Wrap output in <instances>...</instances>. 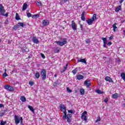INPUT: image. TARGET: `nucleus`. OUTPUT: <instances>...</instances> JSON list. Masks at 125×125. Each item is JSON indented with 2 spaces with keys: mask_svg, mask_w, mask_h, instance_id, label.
Returning <instances> with one entry per match:
<instances>
[{
  "mask_svg": "<svg viewBox=\"0 0 125 125\" xmlns=\"http://www.w3.org/2000/svg\"><path fill=\"white\" fill-rule=\"evenodd\" d=\"M61 111L64 114V116L62 117L63 120H66L67 119V122L68 123L70 124L71 118H72V114H68L67 115V111H66V106L63 104H62L60 106Z\"/></svg>",
  "mask_w": 125,
  "mask_h": 125,
  "instance_id": "obj_1",
  "label": "nucleus"
},
{
  "mask_svg": "<svg viewBox=\"0 0 125 125\" xmlns=\"http://www.w3.org/2000/svg\"><path fill=\"white\" fill-rule=\"evenodd\" d=\"M0 13L2 16H5L6 17L8 16V12L5 13V10H4V7H3L2 4H0Z\"/></svg>",
  "mask_w": 125,
  "mask_h": 125,
  "instance_id": "obj_2",
  "label": "nucleus"
},
{
  "mask_svg": "<svg viewBox=\"0 0 125 125\" xmlns=\"http://www.w3.org/2000/svg\"><path fill=\"white\" fill-rule=\"evenodd\" d=\"M41 78L43 81L46 80V69H42L40 72Z\"/></svg>",
  "mask_w": 125,
  "mask_h": 125,
  "instance_id": "obj_3",
  "label": "nucleus"
},
{
  "mask_svg": "<svg viewBox=\"0 0 125 125\" xmlns=\"http://www.w3.org/2000/svg\"><path fill=\"white\" fill-rule=\"evenodd\" d=\"M55 42L60 46H63V45L67 44V39L63 38L62 42L56 41Z\"/></svg>",
  "mask_w": 125,
  "mask_h": 125,
  "instance_id": "obj_4",
  "label": "nucleus"
},
{
  "mask_svg": "<svg viewBox=\"0 0 125 125\" xmlns=\"http://www.w3.org/2000/svg\"><path fill=\"white\" fill-rule=\"evenodd\" d=\"M81 119L83 121H84L85 123H86L87 121V112L85 111L82 113L81 115Z\"/></svg>",
  "mask_w": 125,
  "mask_h": 125,
  "instance_id": "obj_5",
  "label": "nucleus"
},
{
  "mask_svg": "<svg viewBox=\"0 0 125 125\" xmlns=\"http://www.w3.org/2000/svg\"><path fill=\"white\" fill-rule=\"evenodd\" d=\"M94 18L96 19V14H94L93 17L92 19H89L86 21V22L87 23L88 25H92V23L94 21Z\"/></svg>",
  "mask_w": 125,
  "mask_h": 125,
  "instance_id": "obj_6",
  "label": "nucleus"
},
{
  "mask_svg": "<svg viewBox=\"0 0 125 125\" xmlns=\"http://www.w3.org/2000/svg\"><path fill=\"white\" fill-rule=\"evenodd\" d=\"M4 87L5 89H7L9 91H14V90H15L14 87H13V86H10L9 84L5 85Z\"/></svg>",
  "mask_w": 125,
  "mask_h": 125,
  "instance_id": "obj_7",
  "label": "nucleus"
},
{
  "mask_svg": "<svg viewBox=\"0 0 125 125\" xmlns=\"http://www.w3.org/2000/svg\"><path fill=\"white\" fill-rule=\"evenodd\" d=\"M71 26L73 31H77V24L75 22V21L73 20L71 21Z\"/></svg>",
  "mask_w": 125,
  "mask_h": 125,
  "instance_id": "obj_8",
  "label": "nucleus"
},
{
  "mask_svg": "<svg viewBox=\"0 0 125 125\" xmlns=\"http://www.w3.org/2000/svg\"><path fill=\"white\" fill-rule=\"evenodd\" d=\"M14 120H15V123L16 125H18L20 123L21 118H19V116L15 115L14 116Z\"/></svg>",
  "mask_w": 125,
  "mask_h": 125,
  "instance_id": "obj_9",
  "label": "nucleus"
},
{
  "mask_svg": "<svg viewBox=\"0 0 125 125\" xmlns=\"http://www.w3.org/2000/svg\"><path fill=\"white\" fill-rule=\"evenodd\" d=\"M102 40L104 42V47L107 48V38L103 37L102 38Z\"/></svg>",
  "mask_w": 125,
  "mask_h": 125,
  "instance_id": "obj_10",
  "label": "nucleus"
},
{
  "mask_svg": "<svg viewBox=\"0 0 125 125\" xmlns=\"http://www.w3.org/2000/svg\"><path fill=\"white\" fill-rule=\"evenodd\" d=\"M104 80L105 81H106V82H108L109 83H114V81H113V79H112V78H111V77L109 76L105 77Z\"/></svg>",
  "mask_w": 125,
  "mask_h": 125,
  "instance_id": "obj_11",
  "label": "nucleus"
},
{
  "mask_svg": "<svg viewBox=\"0 0 125 125\" xmlns=\"http://www.w3.org/2000/svg\"><path fill=\"white\" fill-rule=\"evenodd\" d=\"M42 25H43V26H46L47 25H49V21H48V20L46 21L45 20H43Z\"/></svg>",
  "mask_w": 125,
  "mask_h": 125,
  "instance_id": "obj_12",
  "label": "nucleus"
},
{
  "mask_svg": "<svg viewBox=\"0 0 125 125\" xmlns=\"http://www.w3.org/2000/svg\"><path fill=\"white\" fill-rule=\"evenodd\" d=\"M84 15H85V12L83 11L81 15V19L83 21H85V17H84Z\"/></svg>",
  "mask_w": 125,
  "mask_h": 125,
  "instance_id": "obj_13",
  "label": "nucleus"
},
{
  "mask_svg": "<svg viewBox=\"0 0 125 125\" xmlns=\"http://www.w3.org/2000/svg\"><path fill=\"white\" fill-rule=\"evenodd\" d=\"M77 80L80 81L81 80H83V76L81 74H79L76 76Z\"/></svg>",
  "mask_w": 125,
  "mask_h": 125,
  "instance_id": "obj_14",
  "label": "nucleus"
},
{
  "mask_svg": "<svg viewBox=\"0 0 125 125\" xmlns=\"http://www.w3.org/2000/svg\"><path fill=\"white\" fill-rule=\"evenodd\" d=\"M84 84H85V85H86L87 87H88L89 86H90V85H91V84H90V81H89V80H85L84 81Z\"/></svg>",
  "mask_w": 125,
  "mask_h": 125,
  "instance_id": "obj_15",
  "label": "nucleus"
},
{
  "mask_svg": "<svg viewBox=\"0 0 125 125\" xmlns=\"http://www.w3.org/2000/svg\"><path fill=\"white\" fill-rule=\"evenodd\" d=\"M27 7H28V4L27 3L25 2L23 3V5L22 6V11H24L27 9Z\"/></svg>",
  "mask_w": 125,
  "mask_h": 125,
  "instance_id": "obj_16",
  "label": "nucleus"
},
{
  "mask_svg": "<svg viewBox=\"0 0 125 125\" xmlns=\"http://www.w3.org/2000/svg\"><path fill=\"white\" fill-rule=\"evenodd\" d=\"M20 28V26L19 24L15 25L12 28L13 31H16L17 29H19Z\"/></svg>",
  "mask_w": 125,
  "mask_h": 125,
  "instance_id": "obj_17",
  "label": "nucleus"
},
{
  "mask_svg": "<svg viewBox=\"0 0 125 125\" xmlns=\"http://www.w3.org/2000/svg\"><path fill=\"white\" fill-rule=\"evenodd\" d=\"M69 65V63H66V65L63 67V69L61 71V73H64L67 70V68H68V66Z\"/></svg>",
  "mask_w": 125,
  "mask_h": 125,
  "instance_id": "obj_18",
  "label": "nucleus"
},
{
  "mask_svg": "<svg viewBox=\"0 0 125 125\" xmlns=\"http://www.w3.org/2000/svg\"><path fill=\"white\" fill-rule=\"evenodd\" d=\"M78 62H81L82 63H86V61L85 60V59H78Z\"/></svg>",
  "mask_w": 125,
  "mask_h": 125,
  "instance_id": "obj_19",
  "label": "nucleus"
},
{
  "mask_svg": "<svg viewBox=\"0 0 125 125\" xmlns=\"http://www.w3.org/2000/svg\"><path fill=\"white\" fill-rule=\"evenodd\" d=\"M119 97V94L116 93L115 94H113L112 96V98H114V99H116Z\"/></svg>",
  "mask_w": 125,
  "mask_h": 125,
  "instance_id": "obj_20",
  "label": "nucleus"
},
{
  "mask_svg": "<svg viewBox=\"0 0 125 125\" xmlns=\"http://www.w3.org/2000/svg\"><path fill=\"white\" fill-rule=\"evenodd\" d=\"M28 108L29 109L30 111H31V112H32L33 113H35V109H34V108H33V106L28 105Z\"/></svg>",
  "mask_w": 125,
  "mask_h": 125,
  "instance_id": "obj_21",
  "label": "nucleus"
},
{
  "mask_svg": "<svg viewBox=\"0 0 125 125\" xmlns=\"http://www.w3.org/2000/svg\"><path fill=\"white\" fill-rule=\"evenodd\" d=\"M33 42L34 43H36L37 44L39 43V40H38V39L36 38L35 37H33Z\"/></svg>",
  "mask_w": 125,
  "mask_h": 125,
  "instance_id": "obj_22",
  "label": "nucleus"
},
{
  "mask_svg": "<svg viewBox=\"0 0 125 125\" xmlns=\"http://www.w3.org/2000/svg\"><path fill=\"white\" fill-rule=\"evenodd\" d=\"M20 100L22 102H26V98L24 96H21Z\"/></svg>",
  "mask_w": 125,
  "mask_h": 125,
  "instance_id": "obj_23",
  "label": "nucleus"
},
{
  "mask_svg": "<svg viewBox=\"0 0 125 125\" xmlns=\"http://www.w3.org/2000/svg\"><path fill=\"white\" fill-rule=\"evenodd\" d=\"M15 19L16 20H21V18H20V16H19V14L18 13H16V16H15Z\"/></svg>",
  "mask_w": 125,
  "mask_h": 125,
  "instance_id": "obj_24",
  "label": "nucleus"
},
{
  "mask_svg": "<svg viewBox=\"0 0 125 125\" xmlns=\"http://www.w3.org/2000/svg\"><path fill=\"white\" fill-rule=\"evenodd\" d=\"M112 27L113 28V32H116V29H117V23L115 22L113 25Z\"/></svg>",
  "mask_w": 125,
  "mask_h": 125,
  "instance_id": "obj_25",
  "label": "nucleus"
},
{
  "mask_svg": "<svg viewBox=\"0 0 125 125\" xmlns=\"http://www.w3.org/2000/svg\"><path fill=\"white\" fill-rule=\"evenodd\" d=\"M81 95H84V89L81 88L80 90Z\"/></svg>",
  "mask_w": 125,
  "mask_h": 125,
  "instance_id": "obj_26",
  "label": "nucleus"
},
{
  "mask_svg": "<svg viewBox=\"0 0 125 125\" xmlns=\"http://www.w3.org/2000/svg\"><path fill=\"white\" fill-rule=\"evenodd\" d=\"M122 9V6L119 5L118 7H117L115 9V11L116 12H119V10H121Z\"/></svg>",
  "mask_w": 125,
  "mask_h": 125,
  "instance_id": "obj_27",
  "label": "nucleus"
},
{
  "mask_svg": "<svg viewBox=\"0 0 125 125\" xmlns=\"http://www.w3.org/2000/svg\"><path fill=\"white\" fill-rule=\"evenodd\" d=\"M40 72H39V71H37L36 74H35V77L36 79H39L40 77Z\"/></svg>",
  "mask_w": 125,
  "mask_h": 125,
  "instance_id": "obj_28",
  "label": "nucleus"
},
{
  "mask_svg": "<svg viewBox=\"0 0 125 125\" xmlns=\"http://www.w3.org/2000/svg\"><path fill=\"white\" fill-rule=\"evenodd\" d=\"M121 77L122 79H123L124 80V82H125V72H122L121 73Z\"/></svg>",
  "mask_w": 125,
  "mask_h": 125,
  "instance_id": "obj_29",
  "label": "nucleus"
},
{
  "mask_svg": "<svg viewBox=\"0 0 125 125\" xmlns=\"http://www.w3.org/2000/svg\"><path fill=\"white\" fill-rule=\"evenodd\" d=\"M55 53H58L60 52V50L59 49V47H57L54 50Z\"/></svg>",
  "mask_w": 125,
  "mask_h": 125,
  "instance_id": "obj_30",
  "label": "nucleus"
},
{
  "mask_svg": "<svg viewBox=\"0 0 125 125\" xmlns=\"http://www.w3.org/2000/svg\"><path fill=\"white\" fill-rule=\"evenodd\" d=\"M72 73L73 74V75H75L78 73V70L77 68L74 69L72 71Z\"/></svg>",
  "mask_w": 125,
  "mask_h": 125,
  "instance_id": "obj_31",
  "label": "nucleus"
},
{
  "mask_svg": "<svg viewBox=\"0 0 125 125\" xmlns=\"http://www.w3.org/2000/svg\"><path fill=\"white\" fill-rule=\"evenodd\" d=\"M37 5H38V6L40 7V6H42V3L41 1H38L36 3Z\"/></svg>",
  "mask_w": 125,
  "mask_h": 125,
  "instance_id": "obj_32",
  "label": "nucleus"
},
{
  "mask_svg": "<svg viewBox=\"0 0 125 125\" xmlns=\"http://www.w3.org/2000/svg\"><path fill=\"white\" fill-rule=\"evenodd\" d=\"M18 24L20 26V27H22V28H24V23L20 22L18 23Z\"/></svg>",
  "mask_w": 125,
  "mask_h": 125,
  "instance_id": "obj_33",
  "label": "nucleus"
},
{
  "mask_svg": "<svg viewBox=\"0 0 125 125\" xmlns=\"http://www.w3.org/2000/svg\"><path fill=\"white\" fill-rule=\"evenodd\" d=\"M29 52V49L26 47H25V49H22V52Z\"/></svg>",
  "mask_w": 125,
  "mask_h": 125,
  "instance_id": "obj_34",
  "label": "nucleus"
},
{
  "mask_svg": "<svg viewBox=\"0 0 125 125\" xmlns=\"http://www.w3.org/2000/svg\"><path fill=\"white\" fill-rule=\"evenodd\" d=\"M2 77H3V79H4V78H5L6 77H8V74H7V73H6V72H4L2 74Z\"/></svg>",
  "mask_w": 125,
  "mask_h": 125,
  "instance_id": "obj_35",
  "label": "nucleus"
},
{
  "mask_svg": "<svg viewBox=\"0 0 125 125\" xmlns=\"http://www.w3.org/2000/svg\"><path fill=\"white\" fill-rule=\"evenodd\" d=\"M96 92L98 93V94H102V93H103V92L101 91V90L99 89H97L96 90Z\"/></svg>",
  "mask_w": 125,
  "mask_h": 125,
  "instance_id": "obj_36",
  "label": "nucleus"
},
{
  "mask_svg": "<svg viewBox=\"0 0 125 125\" xmlns=\"http://www.w3.org/2000/svg\"><path fill=\"white\" fill-rule=\"evenodd\" d=\"M6 121H1L0 122V125H6Z\"/></svg>",
  "mask_w": 125,
  "mask_h": 125,
  "instance_id": "obj_37",
  "label": "nucleus"
},
{
  "mask_svg": "<svg viewBox=\"0 0 125 125\" xmlns=\"http://www.w3.org/2000/svg\"><path fill=\"white\" fill-rule=\"evenodd\" d=\"M108 101H109V99H108L107 97L105 98L104 100V102H105V103H107Z\"/></svg>",
  "mask_w": 125,
  "mask_h": 125,
  "instance_id": "obj_38",
  "label": "nucleus"
},
{
  "mask_svg": "<svg viewBox=\"0 0 125 125\" xmlns=\"http://www.w3.org/2000/svg\"><path fill=\"white\" fill-rule=\"evenodd\" d=\"M27 16L28 18H30V17H32V14L30 13H27Z\"/></svg>",
  "mask_w": 125,
  "mask_h": 125,
  "instance_id": "obj_39",
  "label": "nucleus"
},
{
  "mask_svg": "<svg viewBox=\"0 0 125 125\" xmlns=\"http://www.w3.org/2000/svg\"><path fill=\"white\" fill-rule=\"evenodd\" d=\"M34 82H33V81H30L29 82V84H30V85H31V86L34 85Z\"/></svg>",
  "mask_w": 125,
  "mask_h": 125,
  "instance_id": "obj_40",
  "label": "nucleus"
},
{
  "mask_svg": "<svg viewBox=\"0 0 125 125\" xmlns=\"http://www.w3.org/2000/svg\"><path fill=\"white\" fill-rule=\"evenodd\" d=\"M85 42H86V43H90V39H86L85 40Z\"/></svg>",
  "mask_w": 125,
  "mask_h": 125,
  "instance_id": "obj_41",
  "label": "nucleus"
},
{
  "mask_svg": "<svg viewBox=\"0 0 125 125\" xmlns=\"http://www.w3.org/2000/svg\"><path fill=\"white\" fill-rule=\"evenodd\" d=\"M20 122H21V125H24V124H23V117H21V120H20Z\"/></svg>",
  "mask_w": 125,
  "mask_h": 125,
  "instance_id": "obj_42",
  "label": "nucleus"
},
{
  "mask_svg": "<svg viewBox=\"0 0 125 125\" xmlns=\"http://www.w3.org/2000/svg\"><path fill=\"white\" fill-rule=\"evenodd\" d=\"M66 90L68 92H72V90L70 89V88L69 87H67L66 88Z\"/></svg>",
  "mask_w": 125,
  "mask_h": 125,
  "instance_id": "obj_43",
  "label": "nucleus"
},
{
  "mask_svg": "<svg viewBox=\"0 0 125 125\" xmlns=\"http://www.w3.org/2000/svg\"><path fill=\"white\" fill-rule=\"evenodd\" d=\"M41 55L42 57L43 58V59H44L45 58V56H44V54L41 53Z\"/></svg>",
  "mask_w": 125,
  "mask_h": 125,
  "instance_id": "obj_44",
  "label": "nucleus"
},
{
  "mask_svg": "<svg viewBox=\"0 0 125 125\" xmlns=\"http://www.w3.org/2000/svg\"><path fill=\"white\" fill-rule=\"evenodd\" d=\"M114 39V35H112L109 38V40H113Z\"/></svg>",
  "mask_w": 125,
  "mask_h": 125,
  "instance_id": "obj_45",
  "label": "nucleus"
},
{
  "mask_svg": "<svg viewBox=\"0 0 125 125\" xmlns=\"http://www.w3.org/2000/svg\"><path fill=\"white\" fill-rule=\"evenodd\" d=\"M4 105L2 104H0V108H3Z\"/></svg>",
  "mask_w": 125,
  "mask_h": 125,
  "instance_id": "obj_46",
  "label": "nucleus"
},
{
  "mask_svg": "<svg viewBox=\"0 0 125 125\" xmlns=\"http://www.w3.org/2000/svg\"><path fill=\"white\" fill-rule=\"evenodd\" d=\"M3 115H4V112L0 113V117H3Z\"/></svg>",
  "mask_w": 125,
  "mask_h": 125,
  "instance_id": "obj_47",
  "label": "nucleus"
},
{
  "mask_svg": "<svg viewBox=\"0 0 125 125\" xmlns=\"http://www.w3.org/2000/svg\"><path fill=\"white\" fill-rule=\"evenodd\" d=\"M68 113H70V114H73V110H69L68 111Z\"/></svg>",
  "mask_w": 125,
  "mask_h": 125,
  "instance_id": "obj_48",
  "label": "nucleus"
},
{
  "mask_svg": "<svg viewBox=\"0 0 125 125\" xmlns=\"http://www.w3.org/2000/svg\"><path fill=\"white\" fill-rule=\"evenodd\" d=\"M100 121H101V119L99 117V119H97L96 123H97V122H100Z\"/></svg>",
  "mask_w": 125,
  "mask_h": 125,
  "instance_id": "obj_49",
  "label": "nucleus"
},
{
  "mask_svg": "<svg viewBox=\"0 0 125 125\" xmlns=\"http://www.w3.org/2000/svg\"><path fill=\"white\" fill-rule=\"evenodd\" d=\"M112 44V42H109L107 43V45H111Z\"/></svg>",
  "mask_w": 125,
  "mask_h": 125,
  "instance_id": "obj_50",
  "label": "nucleus"
},
{
  "mask_svg": "<svg viewBox=\"0 0 125 125\" xmlns=\"http://www.w3.org/2000/svg\"><path fill=\"white\" fill-rule=\"evenodd\" d=\"M124 0H121L120 1V3H123V1H124Z\"/></svg>",
  "mask_w": 125,
  "mask_h": 125,
  "instance_id": "obj_51",
  "label": "nucleus"
},
{
  "mask_svg": "<svg viewBox=\"0 0 125 125\" xmlns=\"http://www.w3.org/2000/svg\"><path fill=\"white\" fill-rule=\"evenodd\" d=\"M75 93H78V90L77 89L75 90Z\"/></svg>",
  "mask_w": 125,
  "mask_h": 125,
  "instance_id": "obj_52",
  "label": "nucleus"
},
{
  "mask_svg": "<svg viewBox=\"0 0 125 125\" xmlns=\"http://www.w3.org/2000/svg\"><path fill=\"white\" fill-rule=\"evenodd\" d=\"M80 28H81V29H83V25H82V24H80Z\"/></svg>",
  "mask_w": 125,
  "mask_h": 125,
  "instance_id": "obj_53",
  "label": "nucleus"
},
{
  "mask_svg": "<svg viewBox=\"0 0 125 125\" xmlns=\"http://www.w3.org/2000/svg\"><path fill=\"white\" fill-rule=\"evenodd\" d=\"M54 77H55V78H57V74H55Z\"/></svg>",
  "mask_w": 125,
  "mask_h": 125,
  "instance_id": "obj_54",
  "label": "nucleus"
},
{
  "mask_svg": "<svg viewBox=\"0 0 125 125\" xmlns=\"http://www.w3.org/2000/svg\"><path fill=\"white\" fill-rule=\"evenodd\" d=\"M118 62H121V59H119L118 60Z\"/></svg>",
  "mask_w": 125,
  "mask_h": 125,
  "instance_id": "obj_55",
  "label": "nucleus"
},
{
  "mask_svg": "<svg viewBox=\"0 0 125 125\" xmlns=\"http://www.w3.org/2000/svg\"><path fill=\"white\" fill-rule=\"evenodd\" d=\"M65 2L68 1V0H63Z\"/></svg>",
  "mask_w": 125,
  "mask_h": 125,
  "instance_id": "obj_56",
  "label": "nucleus"
},
{
  "mask_svg": "<svg viewBox=\"0 0 125 125\" xmlns=\"http://www.w3.org/2000/svg\"><path fill=\"white\" fill-rule=\"evenodd\" d=\"M4 112H3V113H4V114L5 113V112H7V111L6 110H4Z\"/></svg>",
  "mask_w": 125,
  "mask_h": 125,
  "instance_id": "obj_57",
  "label": "nucleus"
},
{
  "mask_svg": "<svg viewBox=\"0 0 125 125\" xmlns=\"http://www.w3.org/2000/svg\"><path fill=\"white\" fill-rule=\"evenodd\" d=\"M36 16L39 17L40 16L39 15H36Z\"/></svg>",
  "mask_w": 125,
  "mask_h": 125,
  "instance_id": "obj_58",
  "label": "nucleus"
},
{
  "mask_svg": "<svg viewBox=\"0 0 125 125\" xmlns=\"http://www.w3.org/2000/svg\"><path fill=\"white\" fill-rule=\"evenodd\" d=\"M0 42H1V39H0Z\"/></svg>",
  "mask_w": 125,
  "mask_h": 125,
  "instance_id": "obj_59",
  "label": "nucleus"
},
{
  "mask_svg": "<svg viewBox=\"0 0 125 125\" xmlns=\"http://www.w3.org/2000/svg\"><path fill=\"white\" fill-rule=\"evenodd\" d=\"M24 125V124H22V125Z\"/></svg>",
  "mask_w": 125,
  "mask_h": 125,
  "instance_id": "obj_60",
  "label": "nucleus"
}]
</instances>
